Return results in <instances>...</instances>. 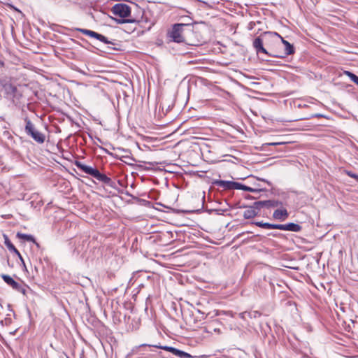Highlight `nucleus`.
Here are the masks:
<instances>
[{"label":"nucleus","mask_w":358,"mask_h":358,"mask_svg":"<svg viewBox=\"0 0 358 358\" xmlns=\"http://www.w3.org/2000/svg\"><path fill=\"white\" fill-rule=\"evenodd\" d=\"M74 164L78 169L94 177L97 180L108 185L110 187H116L115 182L113 181L111 178L108 177L106 175L100 173V171L97 169L85 165L80 161H76Z\"/></svg>","instance_id":"1"},{"label":"nucleus","mask_w":358,"mask_h":358,"mask_svg":"<svg viewBox=\"0 0 358 358\" xmlns=\"http://www.w3.org/2000/svg\"><path fill=\"white\" fill-rule=\"evenodd\" d=\"M24 131L29 136H31L36 143L42 144L45 141V135L36 129L31 121L26 117Z\"/></svg>","instance_id":"2"},{"label":"nucleus","mask_w":358,"mask_h":358,"mask_svg":"<svg viewBox=\"0 0 358 358\" xmlns=\"http://www.w3.org/2000/svg\"><path fill=\"white\" fill-rule=\"evenodd\" d=\"M187 24H173L171 31L168 32V37L171 41L176 43L184 42L185 39L182 36L184 27L187 26Z\"/></svg>","instance_id":"3"},{"label":"nucleus","mask_w":358,"mask_h":358,"mask_svg":"<svg viewBox=\"0 0 358 358\" xmlns=\"http://www.w3.org/2000/svg\"><path fill=\"white\" fill-rule=\"evenodd\" d=\"M269 35L273 36V33L270 31L264 32L261 36L257 37L253 41L252 45L257 54L263 53L273 57V54L268 52L263 45L264 39Z\"/></svg>","instance_id":"4"},{"label":"nucleus","mask_w":358,"mask_h":358,"mask_svg":"<svg viewBox=\"0 0 358 358\" xmlns=\"http://www.w3.org/2000/svg\"><path fill=\"white\" fill-rule=\"evenodd\" d=\"M113 15L124 18L131 14V8L126 3H117L114 5L111 9Z\"/></svg>","instance_id":"5"},{"label":"nucleus","mask_w":358,"mask_h":358,"mask_svg":"<svg viewBox=\"0 0 358 358\" xmlns=\"http://www.w3.org/2000/svg\"><path fill=\"white\" fill-rule=\"evenodd\" d=\"M76 31L83 33L85 35H87L88 36L94 38L101 42H103L105 44H111L114 45V42L109 41L105 36L100 34L97 32H95L94 31L86 29H82V28H76Z\"/></svg>","instance_id":"6"},{"label":"nucleus","mask_w":358,"mask_h":358,"mask_svg":"<svg viewBox=\"0 0 358 358\" xmlns=\"http://www.w3.org/2000/svg\"><path fill=\"white\" fill-rule=\"evenodd\" d=\"M273 36L280 38L281 39L282 43L285 45V52L282 55H275L273 54V57H279V58H285L288 55H292L294 53V48L293 45L289 43L287 41L285 40L282 37H281L278 33L273 32Z\"/></svg>","instance_id":"7"},{"label":"nucleus","mask_w":358,"mask_h":358,"mask_svg":"<svg viewBox=\"0 0 358 358\" xmlns=\"http://www.w3.org/2000/svg\"><path fill=\"white\" fill-rule=\"evenodd\" d=\"M283 205L282 202L278 200H266V201H259L255 202V206H257V208H261L262 207L266 208H274V207H282Z\"/></svg>","instance_id":"8"},{"label":"nucleus","mask_w":358,"mask_h":358,"mask_svg":"<svg viewBox=\"0 0 358 358\" xmlns=\"http://www.w3.org/2000/svg\"><path fill=\"white\" fill-rule=\"evenodd\" d=\"M164 348V350L168 351L173 354L174 355L179 357L180 358H203L204 356L201 357H196V356H192L190 354L184 352L182 350H180L179 349L175 348L171 346H166Z\"/></svg>","instance_id":"9"},{"label":"nucleus","mask_w":358,"mask_h":358,"mask_svg":"<svg viewBox=\"0 0 358 358\" xmlns=\"http://www.w3.org/2000/svg\"><path fill=\"white\" fill-rule=\"evenodd\" d=\"M213 184L226 190L235 189L236 186V182L222 180H216Z\"/></svg>","instance_id":"10"},{"label":"nucleus","mask_w":358,"mask_h":358,"mask_svg":"<svg viewBox=\"0 0 358 358\" xmlns=\"http://www.w3.org/2000/svg\"><path fill=\"white\" fill-rule=\"evenodd\" d=\"M289 217V213L286 208L275 210L273 213V217L279 221H285Z\"/></svg>","instance_id":"11"},{"label":"nucleus","mask_w":358,"mask_h":358,"mask_svg":"<svg viewBox=\"0 0 358 358\" xmlns=\"http://www.w3.org/2000/svg\"><path fill=\"white\" fill-rule=\"evenodd\" d=\"M260 208H257V206H255V203L253 206L248 207L244 212H243V217L245 219H251L257 216L259 213Z\"/></svg>","instance_id":"12"},{"label":"nucleus","mask_w":358,"mask_h":358,"mask_svg":"<svg viewBox=\"0 0 358 358\" xmlns=\"http://www.w3.org/2000/svg\"><path fill=\"white\" fill-rule=\"evenodd\" d=\"M3 280H4V282L8 285L9 286H10L13 289L16 290V289H19V285L20 283H18L17 282H16L15 280H13V278L12 277H10V275H6V274H3L1 275Z\"/></svg>","instance_id":"13"},{"label":"nucleus","mask_w":358,"mask_h":358,"mask_svg":"<svg viewBox=\"0 0 358 358\" xmlns=\"http://www.w3.org/2000/svg\"><path fill=\"white\" fill-rule=\"evenodd\" d=\"M301 227L293 222L284 224V231H289L293 232H299L301 230Z\"/></svg>","instance_id":"14"},{"label":"nucleus","mask_w":358,"mask_h":358,"mask_svg":"<svg viewBox=\"0 0 358 358\" xmlns=\"http://www.w3.org/2000/svg\"><path fill=\"white\" fill-rule=\"evenodd\" d=\"M4 237V244L9 250V251L15 253V255H19V251L16 249L14 245L9 240L8 237L6 235L3 236Z\"/></svg>","instance_id":"15"},{"label":"nucleus","mask_w":358,"mask_h":358,"mask_svg":"<svg viewBox=\"0 0 358 358\" xmlns=\"http://www.w3.org/2000/svg\"><path fill=\"white\" fill-rule=\"evenodd\" d=\"M17 237L27 241L35 242V239L33 236L25 234L17 233Z\"/></svg>","instance_id":"16"},{"label":"nucleus","mask_w":358,"mask_h":358,"mask_svg":"<svg viewBox=\"0 0 358 358\" xmlns=\"http://www.w3.org/2000/svg\"><path fill=\"white\" fill-rule=\"evenodd\" d=\"M254 224L259 227L264 228V229H272V227H273V224H271L268 222H264L262 221L255 222Z\"/></svg>","instance_id":"17"},{"label":"nucleus","mask_w":358,"mask_h":358,"mask_svg":"<svg viewBox=\"0 0 358 358\" xmlns=\"http://www.w3.org/2000/svg\"><path fill=\"white\" fill-rule=\"evenodd\" d=\"M344 173L358 182V172H353L350 170H344Z\"/></svg>","instance_id":"18"},{"label":"nucleus","mask_w":358,"mask_h":358,"mask_svg":"<svg viewBox=\"0 0 358 358\" xmlns=\"http://www.w3.org/2000/svg\"><path fill=\"white\" fill-rule=\"evenodd\" d=\"M344 74L347 76L352 82L355 83L356 79L358 76L349 71H345Z\"/></svg>","instance_id":"19"},{"label":"nucleus","mask_w":358,"mask_h":358,"mask_svg":"<svg viewBox=\"0 0 358 358\" xmlns=\"http://www.w3.org/2000/svg\"><path fill=\"white\" fill-rule=\"evenodd\" d=\"M248 186H246L242 183L236 182L235 189H241L244 191H247Z\"/></svg>","instance_id":"20"},{"label":"nucleus","mask_w":358,"mask_h":358,"mask_svg":"<svg viewBox=\"0 0 358 358\" xmlns=\"http://www.w3.org/2000/svg\"><path fill=\"white\" fill-rule=\"evenodd\" d=\"M145 346L154 347V348H159V349H162V350H164V348L166 347V346H162L159 345H149V344H145V343L141 344L138 347L141 348V347H145Z\"/></svg>","instance_id":"21"},{"label":"nucleus","mask_w":358,"mask_h":358,"mask_svg":"<svg viewBox=\"0 0 358 358\" xmlns=\"http://www.w3.org/2000/svg\"><path fill=\"white\" fill-rule=\"evenodd\" d=\"M272 229L284 230V224H273Z\"/></svg>","instance_id":"22"},{"label":"nucleus","mask_w":358,"mask_h":358,"mask_svg":"<svg viewBox=\"0 0 358 358\" xmlns=\"http://www.w3.org/2000/svg\"><path fill=\"white\" fill-rule=\"evenodd\" d=\"M16 291L23 294L24 295L26 294V289L20 284L19 285V289H16Z\"/></svg>","instance_id":"23"},{"label":"nucleus","mask_w":358,"mask_h":358,"mask_svg":"<svg viewBox=\"0 0 358 358\" xmlns=\"http://www.w3.org/2000/svg\"><path fill=\"white\" fill-rule=\"evenodd\" d=\"M324 117V116L322 114L316 113V114L312 115L310 117H306L305 119L308 120L311 117Z\"/></svg>","instance_id":"24"},{"label":"nucleus","mask_w":358,"mask_h":358,"mask_svg":"<svg viewBox=\"0 0 358 358\" xmlns=\"http://www.w3.org/2000/svg\"><path fill=\"white\" fill-rule=\"evenodd\" d=\"M259 189H254V188H252L250 187H248V189H247V191L246 192H259Z\"/></svg>","instance_id":"25"},{"label":"nucleus","mask_w":358,"mask_h":358,"mask_svg":"<svg viewBox=\"0 0 358 358\" xmlns=\"http://www.w3.org/2000/svg\"><path fill=\"white\" fill-rule=\"evenodd\" d=\"M17 257H19V259H20V261L22 262V263L24 264V266H25V264H24V259L22 257V255H20V253L19 252V255H17Z\"/></svg>","instance_id":"26"},{"label":"nucleus","mask_w":358,"mask_h":358,"mask_svg":"<svg viewBox=\"0 0 358 358\" xmlns=\"http://www.w3.org/2000/svg\"><path fill=\"white\" fill-rule=\"evenodd\" d=\"M282 144V143H266V145H280Z\"/></svg>","instance_id":"27"},{"label":"nucleus","mask_w":358,"mask_h":358,"mask_svg":"<svg viewBox=\"0 0 358 358\" xmlns=\"http://www.w3.org/2000/svg\"><path fill=\"white\" fill-rule=\"evenodd\" d=\"M4 66V62L0 60V69Z\"/></svg>","instance_id":"28"},{"label":"nucleus","mask_w":358,"mask_h":358,"mask_svg":"<svg viewBox=\"0 0 358 358\" xmlns=\"http://www.w3.org/2000/svg\"><path fill=\"white\" fill-rule=\"evenodd\" d=\"M307 106L306 104H299V108H301V107H306Z\"/></svg>","instance_id":"29"},{"label":"nucleus","mask_w":358,"mask_h":358,"mask_svg":"<svg viewBox=\"0 0 358 358\" xmlns=\"http://www.w3.org/2000/svg\"><path fill=\"white\" fill-rule=\"evenodd\" d=\"M11 88H12L13 92H15L17 90V88L15 87L11 86Z\"/></svg>","instance_id":"30"},{"label":"nucleus","mask_w":358,"mask_h":358,"mask_svg":"<svg viewBox=\"0 0 358 358\" xmlns=\"http://www.w3.org/2000/svg\"><path fill=\"white\" fill-rule=\"evenodd\" d=\"M137 350H138V349H133V350H132V352H133V353L136 352Z\"/></svg>","instance_id":"31"},{"label":"nucleus","mask_w":358,"mask_h":358,"mask_svg":"<svg viewBox=\"0 0 358 358\" xmlns=\"http://www.w3.org/2000/svg\"><path fill=\"white\" fill-rule=\"evenodd\" d=\"M355 84H357V85H358V77H357V79H356V80H355Z\"/></svg>","instance_id":"32"},{"label":"nucleus","mask_w":358,"mask_h":358,"mask_svg":"<svg viewBox=\"0 0 358 358\" xmlns=\"http://www.w3.org/2000/svg\"><path fill=\"white\" fill-rule=\"evenodd\" d=\"M118 184H119L120 186H122V183H121L120 180H118Z\"/></svg>","instance_id":"33"},{"label":"nucleus","mask_w":358,"mask_h":358,"mask_svg":"<svg viewBox=\"0 0 358 358\" xmlns=\"http://www.w3.org/2000/svg\"><path fill=\"white\" fill-rule=\"evenodd\" d=\"M264 182H267V184L270 185V182H268L267 180H264Z\"/></svg>","instance_id":"34"},{"label":"nucleus","mask_w":358,"mask_h":358,"mask_svg":"<svg viewBox=\"0 0 358 358\" xmlns=\"http://www.w3.org/2000/svg\"><path fill=\"white\" fill-rule=\"evenodd\" d=\"M271 235H272L273 236H276L275 234H271Z\"/></svg>","instance_id":"35"},{"label":"nucleus","mask_w":358,"mask_h":358,"mask_svg":"<svg viewBox=\"0 0 358 358\" xmlns=\"http://www.w3.org/2000/svg\"><path fill=\"white\" fill-rule=\"evenodd\" d=\"M67 358H69V357H67Z\"/></svg>","instance_id":"36"}]
</instances>
